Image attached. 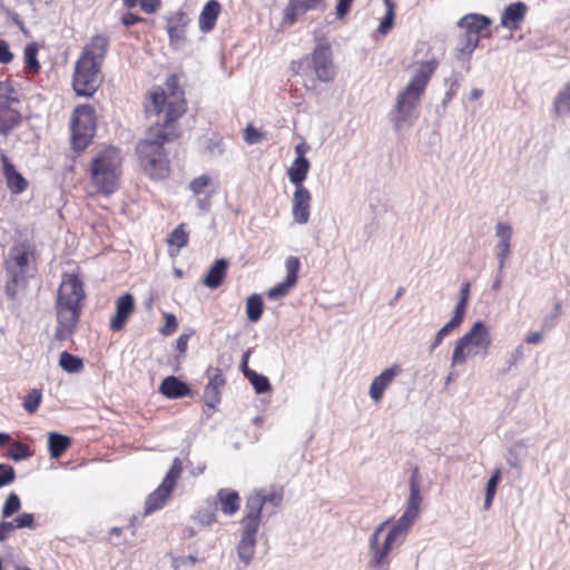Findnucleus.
<instances>
[{
    "mask_svg": "<svg viewBox=\"0 0 570 570\" xmlns=\"http://www.w3.org/2000/svg\"><path fill=\"white\" fill-rule=\"evenodd\" d=\"M185 90L178 73L169 75L163 86H155L145 97L144 110L148 117H156L144 138L135 147L138 170L151 181H163L171 174L166 144L180 136L178 121L187 112Z\"/></svg>",
    "mask_w": 570,
    "mask_h": 570,
    "instance_id": "nucleus-1",
    "label": "nucleus"
},
{
    "mask_svg": "<svg viewBox=\"0 0 570 570\" xmlns=\"http://www.w3.org/2000/svg\"><path fill=\"white\" fill-rule=\"evenodd\" d=\"M85 299L86 293L82 281L73 273H65L56 302L58 324L53 334L55 340L63 342L75 334Z\"/></svg>",
    "mask_w": 570,
    "mask_h": 570,
    "instance_id": "nucleus-2",
    "label": "nucleus"
},
{
    "mask_svg": "<svg viewBox=\"0 0 570 570\" xmlns=\"http://www.w3.org/2000/svg\"><path fill=\"white\" fill-rule=\"evenodd\" d=\"M421 504V495L420 488L417 482L415 481V474L411 478V491L410 498L407 501L406 510L403 515L397 520L395 524L391 527L389 530L383 544H379V535L384 530L387 521L382 522L374 531L371 540L370 547L372 552L371 563L375 568H380L383 564L389 563V554L392 549L396 546H400L405 538L409 529L413 524L414 520L417 518L420 512Z\"/></svg>",
    "mask_w": 570,
    "mask_h": 570,
    "instance_id": "nucleus-3",
    "label": "nucleus"
},
{
    "mask_svg": "<svg viewBox=\"0 0 570 570\" xmlns=\"http://www.w3.org/2000/svg\"><path fill=\"white\" fill-rule=\"evenodd\" d=\"M438 67L439 60L435 58L419 63L409 83L397 95L394 116L396 126L411 118Z\"/></svg>",
    "mask_w": 570,
    "mask_h": 570,
    "instance_id": "nucleus-4",
    "label": "nucleus"
},
{
    "mask_svg": "<svg viewBox=\"0 0 570 570\" xmlns=\"http://www.w3.org/2000/svg\"><path fill=\"white\" fill-rule=\"evenodd\" d=\"M121 163L120 150L116 147H107L92 158L88 173L97 194L108 196L117 190Z\"/></svg>",
    "mask_w": 570,
    "mask_h": 570,
    "instance_id": "nucleus-5",
    "label": "nucleus"
},
{
    "mask_svg": "<svg viewBox=\"0 0 570 570\" xmlns=\"http://www.w3.org/2000/svg\"><path fill=\"white\" fill-rule=\"evenodd\" d=\"M36 262V246L30 240L16 243L4 258V269L9 276L6 292L10 297L16 296V287L24 285L32 276Z\"/></svg>",
    "mask_w": 570,
    "mask_h": 570,
    "instance_id": "nucleus-6",
    "label": "nucleus"
},
{
    "mask_svg": "<svg viewBox=\"0 0 570 570\" xmlns=\"http://www.w3.org/2000/svg\"><path fill=\"white\" fill-rule=\"evenodd\" d=\"M96 132V114L89 105L77 106L71 120V144L75 150L83 151Z\"/></svg>",
    "mask_w": 570,
    "mask_h": 570,
    "instance_id": "nucleus-7",
    "label": "nucleus"
},
{
    "mask_svg": "<svg viewBox=\"0 0 570 570\" xmlns=\"http://www.w3.org/2000/svg\"><path fill=\"white\" fill-rule=\"evenodd\" d=\"M102 67L77 60L72 75V88L78 96L91 97L102 83Z\"/></svg>",
    "mask_w": 570,
    "mask_h": 570,
    "instance_id": "nucleus-8",
    "label": "nucleus"
},
{
    "mask_svg": "<svg viewBox=\"0 0 570 570\" xmlns=\"http://www.w3.org/2000/svg\"><path fill=\"white\" fill-rule=\"evenodd\" d=\"M16 88L10 80L0 81V132L7 135L21 122Z\"/></svg>",
    "mask_w": 570,
    "mask_h": 570,
    "instance_id": "nucleus-9",
    "label": "nucleus"
},
{
    "mask_svg": "<svg viewBox=\"0 0 570 570\" xmlns=\"http://www.w3.org/2000/svg\"><path fill=\"white\" fill-rule=\"evenodd\" d=\"M183 462L179 458L173 460L171 466L166 473L159 487L151 492L146 500V512H154L165 504L171 497L173 491L177 485V481L183 472Z\"/></svg>",
    "mask_w": 570,
    "mask_h": 570,
    "instance_id": "nucleus-10",
    "label": "nucleus"
},
{
    "mask_svg": "<svg viewBox=\"0 0 570 570\" xmlns=\"http://www.w3.org/2000/svg\"><path fill=\"white\" fill-rule=\"evenodd\" d=\"M491 20L482 14L468 13L462 17L458 26L465 30L462 51L472 52L479 45L480 38L489 36Z\"/></svg>",
    "mask_w": 570,
    "mask_h": 570,
    "instance_id": "nucleus-11",
    "label": "nucleus"
},
{
    "mask_svg": "<svg viewBox=\"0 0 570 570\" xmlns=\"http://www.w3.org/2000/svg\"><path fill=\"white\" fill-rule=\"evenodd\" d=\"M491 343L488 327L482 322H475L469 332L456 341V354L465 345H472L475 350L481 351L482 356H487Z\"/></svg>",
    "mask_w": 570,
    "mask_h": 570,
    "instance_id": "nucleus-12",
    "label": "nucleus"
},
{
    "mask_svg": "<svg viewBox=\"0 0 570 570\" xmlns=\"http://www.w3.org/2000/svg\"><path fill=\"white\" fill-rule=\"evenodd\" d=\"M109 47L110 39L107 35H95L83 46L77 60H82L88 63H97L98 66L102 67L105 58L109 51Z\"/></svg>",
    "mask_w": 570,
    "mask_h": 570,
    "instance_id": "nucleus-13",
    "label": "nucleus"
},
{
    "mask_svg": "<svg viewBox=\"0 0 570 570\" xmlns=\"http://www.w3.org/2000/svg\"><path fill=\"white\" fill-rule=\"evenodd\" d=\"M313 69L321 81L328 82L334 78L332 51L330 43H318L311 55Z\"/></svg>",
    "mask_w": 570,
    "mask_h": 570,
    "instance_id": "nucleus-14",
    "label": "nucleus"
},
{
    "mask_svg": "<svg viewBox=\"0 0 570 570\" xmlns=\"http://www.w3.org/2000/svg\"><path fill=\"white\" fill-rule=\"evenodd\" d=\"M285 267L287 273L285 281L275 285L268 291V297L272 299H277L279 297L286 296L297 283L298 272L301 268L299 258L296 256L287 257L285 262Z\"/></svg>",
    "mask_w": 570,
    "mask_h": 570,
    "instance_id": "nucleus-15",
    "label": "nucleus"
},
{
    "mask_svg": "<svg viewBox=\"0 0 570 570\" xmlns=\"http://www.w3.org/2000/svg\"><path fill=\"white\" fill-rule=\"evenodd\" d=\"M115 314L110 318L109 327L112 332H119L125 328L131 314L135 312V299L129 293L120 295L116 299Z\"/></svg>",
    "mask_w": 570,
    "mask_h": 570,
    "instance_id": "nucleus-16",
    "label": "nucleus"
},
{
    "mask_svg": "<svg viewBox=\"0 0 570 570\" xmlns=\"http://www.w3.org/2000/svg\"><path fill=\"white\" fill-rule=\"evenodd\" d=\"M312 195L306 187L295 188L292 199V214L297 224H306L311 215Z\"/></svg>",
    "mask_w": 570,
    "mask_h": 570,
    "instance_id": "nucleus-17",
    "label": "nucleus"
},
{
    "mask_svg": "<svg viewBox=\"0 0 570 570\" xmlns=\"http://www.w3.org/2000/svg\"><path fill=\"white\" fill-rule=\"evenodd\" d=\"M0 160L9 190L16 195L23 193L28 188L27 179L18 170H16L13 164L3 151H0Z\"/></svg>",
    "mask_w": 570,
    "mask_h": 570,
    "instance_id": "nucleus-18",
    "label": "nucleus"
},
{
    "mask_svg": "<svg viewBox=\"0 0 570 570\" xmlns=\"http://www.w3.org/2000/svg\"><path fill=\"white\" fill-rule=\"evenodd\" d=\"M189 189L195 196L206 195L204 199H199L198 205L200 209L208 210L210 207V197L215 193L213 178L206 174L195 177L189 183Z\"/></svg>",
    "mask_w": 570,
    "mask_h": 570,
    "instance_id": "nucleus-19",
    "label": "nucleus"
},
{
    "mask_svg": "<svg viewBox=\"0 0 570 570\" xmlns=\"http://www.w3.org/2000/svg\"><path fill=\"white\" fill-rule=\"evenodd\" d=\"M214 505L226 515H234L240 508V497L236 490L223 488L217 491Z\"/></svg>",
    "mask_w": 570,
    "mask_h": 570,
    "instance_id": "nucleus-20",
    "label": "nucleus"
},
{
    "mask_svg": "<svg viewBox=\"0 0 570 570\" xmlns=\"http://www.w3.org/2000/svg\"><path fill=\"white\" fill-rule=\"evenodd\" d=\"M159 392L167 399L176 400L190 395L191 390L187 383L180 381L174 375H170L161 381Z\"/></svg>",
    "mask_w": 570,
    "mask_h": 570,
    "instance_id": "nucleus-21",
    "label": "nucleus"
},
{
    "mask_svg": "<svg viewBox=\"0 0 570 570\" xmlns=\"http://www.w3.org/2000/svg\"><path fill=\"white\" fill-rule=\"evenodd\" d=\"M527 10V6L522 2L509 4L501 16V26L509 30H518L524 20Z\"/></svg>",
    "mask_w": 570,
    "mask_h": 570,
    "instance_id": "nucleus-22",
    "label": "nucleus"
},
{
    "mask_svg": "<svg viewBox=\"0 0 570 570\" xmlns=\"http://www.w3.org/2000/svg\"><path fill=\"white\" fill-rule=\"evenodd\" d=\"M208 384L205 387V397L210 401V404L217 403L220 400V389L226 384L223 371L218 367H209L207 370Z\"/></svg>",
    "mask_w": 570,
    "mask_h": 570,
    "instance_id": "nucleus-23",
    "label": "nucleus"
},
{
    "mask_svg": "<svg viewBox=\"0 0 570 570\" xmlns=\"http://www.w3.org/2000/svg\"><path fill=\"white\" fill-rule=\"evenodd\" d=\"M400 371V367L395 365L384 370L373 380L370 386V395L376 403L382 400L385 389Z\"/></svg>",
    "mask_w": 570,
    "mask_h": 570,
    "instance_id": "nucleus-24",
    "label": "nucleus"
},
{
    "mask_svg": "<svg viewBox=\"0 0 570 570\" xmlns=\"http://www.w3.org/2000/svg\"><path fill=\"white\" fill-rule=\"evenodd\" d=\"M220 10L222 6L217 0H209L205 3L198 20L203 32H209L215 28Z\"/></svg>",
    "mask_w": 570,
    "mask_h": 570,
    "instance_id": "nucleus-25",
    "label": "nucleus"
},
{
    "mask_svg": "<svg viewBox=\"0 0 570 570\" xmlns=\"http://www.w3.org/2000/svg\"><path fill=\"white\" fill-rule=\"evenodd\" d=\"M228 263L224 258L216 259L205 275L203 283L209 288L219 287L227 273Z\"/></svg>",
    "mask_w": 570,
    "mask_h": 570,
    "instance_id": "nucleus-26",
    "label": "nucleus"
},
{
    "mask_svg": "<svg viewBox=\"0 0 570 570\" xmlns=\"http://www.w3.org/2000/svg\"><path fill=\"white\" fill-rule=\"evenodd\" d=\"M495 235L500 239L497 245V250L500 265L503 266L505 259L510 254V240L512 237V228L508 224L499 223L495 227Z\"/></svg>",
    "mask_w": 570,
    "mask_h": 570,
    "instance_id": "nucleus-27",
    "label": "nucleus"
},
{
    "mask_svg": "<svg viewBox=\"0 0 570 570\" xmlns=\"http://www.w3.org/2000/svg\"><path fill=\"white\" fill-rule=\"evenodd\" d=\"M311 10L315 9L306 0H289L283 11V21L285 24L293 26L299 17Z\"/></svg>",
    "mask_w": 570,
    "mask_h": 570,
    "instance_id": "nucleus-28",
    "label": "nucleus"
},
{
    "mask_svg": "<svg viewBox=\"0 0 570 570\" xmlns=\"http://www.w3.org/2000/svg\"><path fill=\"white\" fill-rule=\"evenodd\" d=\"M309 161L306 157H296L287 170L288 178L295 188L305 187L303 181L306 179L309 170Z\"/></svg>",
    "mask_w": 570,
    "mask_h": 570,
    "instance_id": "nucleus-29",
    "label": "nucleus"
},
{
    "mask_svg": "<svg viewBox=\"0 0 570 570\" xmlns=\"http://www.w3.org/2000/svg\"><path fill=\"white\" fill-rule=\"evenodd\" d=\"M189 234L186 230V224L180 223L167 237V244L169 246V255L176 256L178 252L188 244Z\"/></svg>",
    "mask_w": 570,
    "mask_h": 570,
    "instance_id": "nucleus-30",
    "label": "nucleus"
},
{
    "mask_svg": "<svg viewBox=\"0 0 570 570\" xmlns=\"http://www.w3.org/2000/svg\"><path fill=\"white\" fill-rule=\"evenodd\" d=\"M187 19L185 13L178 12L168 20L167 32L171 41H178L185 36Z\"/></svg>",
    "mask_w": 570,
    "mask_h": 570,
    "instance_id": "nucleus-31",
    "label": "nucleus"
},
{
    "mask_svg": "<svg viewBox=\"0 0 570 570\" xmlns=\"http://www.w3.org/2000/svg\"><path fill=\"white\" fill-rule=\"evenodd\" d=\"M70 445V438L55 432L49 434V453L51 458H60Z\"/></svg>",
    "mask_w": 570,
    "mask_h": 570,
    "instance_id": "nucleus-32",
    "label": "nucleus"
},
{
    "mask_svg": "<svg viewBox=\"0 0 570 570\" xmlns=\"http://www.w3.org/2000/svg\"><path fill=\"white\" fill-rule=\"evenodd\" d=\"M59 365L68 373H80L83 370V361L67 351L61 352Z\"/></svg>",
    "mask_w": 570,
    "mask_h": 570,
    "instance_id": "nucleus-33",
    "label": "nucleus"
},
{
    "mask_svg": "<svg viewBox=\"0 0 570 570\" xmlns=\"http://www.w3.org/2000/svg\"><path fill=\"white\" fill-rule=\"evenodd\" d=\"M264 312V303L258 294H253L246 301V314L250 322H258Z\"/></svg>",
    "mask_w": 570,
    "mask_h": 570,
    "instance_id": "nucleus-34",
    "label": "nucleus"
},
{
    "mask_svg": "<svg viewBox=\"0 0 570 570\" xmlns=\"http://www.w3.org/2000/svg\"><path fill=\"white\" fill-rule=\"evenodd\" d=\"M255 547H256V538H247V537L240 538V541L237 546V553H238L239 559L242 561H244L245 564H249V562L254 558Z\"/></svg>",
    "mask_w": 570,
    "mask_h": 570,
    "instance_id": "nucleus-35",
    "label": "nucleus"
},
{
    "mask_svg": "<svg viewBox=\"0 0 570 570\" xmlns=\"http://www.w3.org/2000/svg\"><path fill=\"white\" fill-rule=\"evenodd\" d=\"M553 110L557 116L570 114V82L556 96Z\"/></svg>",
    "mask_w": 570,
    "mask_h": 570,
    "instance_id": "nucleus-36",
    "label": "nucleus"
},
{
    "mask_svg": "<svg viewBox=\"0 0 570 570\" xmlns=\"http://www.w3.org/2000/svg\"><path fill=\"white\" fill-rule=\"evenodd\" d=\"M245 377L250 382L256 393H267L272 390L269 380L255 371H245Z\"/></svg>",
    "mask_w": 570,
    "mask_h": 570,
    "instance_id": "nucleus-37",
    "label": "nucleus"
},
{
    "mask_svg": "<svg viewBox=\"0 0 570 570\" xmlns=\"http://www.w3.org/2000/svg\"><path fill=\"white\" fill-rule=\"evenodd\" d=\"M264 499L253 493L247 498L244 518L261 520Z\"/></svg>",
    "mask_w": 570,
    "mask_h": 570,
    "instance_id": "nucleus-38",
    "label": "nucleus"
},
{
    "mask_svg": "<svg viewBox=\"0 0 570 570\" xmlns=\"http://www.w3.org/2000/svg\"><path fill=\"white\" fill-rule=\"evenodd\" d=\"M194 520L203 527L212 525L217 521L216 507L214 504H208L205 508L198 509L194 515Z\"/></svg>",
    "mask_w": 570,
    "mask_h": 570,
    "instance_id": "nucleus-39",
    "label": "nucleus"
},
{
    "mask_svg": "<svg viewBox=\"0 0 570 570\" xmlns=\"http://www.w3.org/2000/svg\"><path fill=\"white\" fill-rule=\"evenodd\" d=\"M39 48L37 43L31 42L24 47V61H26V70L31 71L33 73H38L40 69V63L37 59Z\"/></svg>",
    "mask_w": 570,
    "mask_h": 570,
    "instance_id": "nucleus-40",
    "label": "nucleus"
},
{
    "mask_svg": "<svg viewBox=\"0 0 570 570\" xmlns=\"http://www.w3.org/2000/svg\"><path fill=\"white\" fill-rule=\"evenodd\" d=\"M501 480V470L497 469L493 471L492 475L490 476L487 489H485V499H484V509L489 510L492 507V502L494 499V495L497 493L498 484Z\"/></svg>",
    "mask_w": 570,
    "mask_h": 570,
    "instance_id": "nucleus-41",
    "label": "nucleus"
},
{
    "mask_svg": "<svg viewBox=\"0 0 570 570\" xmlns=\"http://www.w3.org/2000/svg\"><path fill=\"white\" fill-rule=\"evenodd\" d=\"M32 455L30 446L20 441H13L8 449V456L14 461H21Z\"/></svg>",
    "mask_w": 570,
    "mask_h": 570,
    "instance_id": "nucleus-42",
    "label": "nucleus"
},
{
    "mask_svg": "<svg viewBox=\"0 0 570 570\" xmlns=\"http://www.w3.org/2000/svg\"><path fill=\"white\" fill-rule=\"evenodd\" d=\"M478 354V350H475L472 345H465V347L461 348V353L456 354V345L454 346L452 357H451V366L454 367L456 365H462L466 362V360L471 356Z\"/></svg>",
    "mask_w": 570,
    "mask_h": 570,
    "instance_id": "nucleus-43",
    "label": "nucleus"
},
{
    "mask_svg": "<svg viewBox=\"0 0 570 570\" xmlns=\"http://www.w3.org/2000/svg\"><path fill=\"white\" fill-rule=\"evenodd\" d=\"M41 399L42 394L40 390L35 389L30 391L23 399V409L30 414L35 413L41 403Z\"/></svg>",
    "mask_w": 570,
    "mask_h": 570,
    "instance_id": "nucleus-44",
    "label": "nucleus"
},
{
    "mask_svg": "<svg viewBox=\"0 0 570 570\" xmlns=\"http://www.w3.org/2000/svg\"><path fill=\"white\" fill-rule=\"evenodd\" d=\"M243 137L246 144L255 145L266 139V132L259 130L252 124H248L244 129Z\"/></svg>",
    "mask_w": 570,
    "mask_h": 570,
    "instance_id": "nucleus-45",
    "label": "nucleus"
},
{
    "mask_svg": "<svg viewBox=\"0 0 570 570\" xmlns=\"http://www.w3.org/2000/svg\"><path fill=\"white\" fill-rule=\"evenodd\" d=\"M20 508H21L20 498L18 497V494L12 492L6 499V502L2 508V517L9 518V517L13 515L14 513H17L20 510Z\"/></svg>",
    "mask_w": 570,
    "mask_h": 570,
    "instance_id": "nucleus-46",
    "label": "nucleus"
},
{
    "mask_svg": "<svg viewBox=\"0 0 570 570\" xmlns=\"http://www.w3.org/2000/svg\"><path fill=\"white\" fill-rule=\"evenodd\" d=\"M386 7V13H385V17L383 18V20L381 21L380 23V32L381 33H387L392 27H393V22H394V17H395V13H394V10H395V3L390 0L389 4H385Z\"/></svg>",
    "mask_w": 570,
    "mask_h": 570,
    "instance_id": "nucleus-47",
    "label": "nucleus"
},
{
    "mask_svg": "<svg viewBox=\"0 0 570 570\" xmlns=\"http://www.w3.org/2000/svg\"><path fill=\"white\" fill-rule=\"evenodd\" d=\"M240 524H242V529H243L242 537L256 538V534L259 529L261 520L243 517L240 520Z\"/></svg>",
    "mask_w": 570,
    "mask_h": 570,
    "instance_id": "nucleus-48",
    "label": "nucleus"
},
{
    "mask_svg": "<svg viewBox=\"0 0 570 570\" xmlns=\"http://www.w3.org/2000/svg\"><path fill=\"white\" fill-rule=\"evenodd\" d=\"M253 494L264 499V505L269 503L273 507H279L283 501V494L279 491H271L267 493L265 490H257Z\"/></svg>",
    "mask_w": 570,
    "mask_h": 570,
    "instance_id": "nucleus-49",
    "label": "nucleus"
},
{
    "mask_svg": "<svg viewBox=\"0 0 570 570\" xmlns=\"http://www.w3.org/2000/svg\"><path fill=\"white\" fill-rule=\"evenodd\" d=\"M460 326V323L451 318L435 335L434 342L432 343V350L438 347L443 338L448 336L451 332H453L456 327Z\"/></svg>",
    "mask_w": 570,
    "mask_h": 570,
    "instance_id": "nucleus-50",
    "label": "nucleus"
},
{
    "mask_svg": "<svg viewBox=\"0 0 570 570\" xmlns=\"http://www.w3.org/2000/svg\"><path fill=\"white\" fill-rule=\"evenodd\" d=\"M164 320H165V323L159 328V333L164 336H169L177 331L178 322H177L176 316L173 313H165Z\"/></svg>",
    "mask_w": 570,
    "mask_h": 570,
    "instance_id": "nucleus-51",
    "label": "nucleus"
},
{
    "mask_svg": "<svg viewBox=\"0 0 570 570\" xmlns=\"http://www.w3.org/2000/svg\"><path fill=\"white\" fill-rule=\"evenodd\" d=\"M197 561L198 559L195 556L175 557L171 564L175 570H186V568L195 566Z\"/></svg>",
    "mask_w": 570,
    "mask_h": 570,
    "instance_id": "nucleus-52",
    "label": "nucleus"
},
{
    "mask_svg": "<svg viewBox=\"0 0 570 570\" xmlns=\"http://www.w3.org/2000/svg\"><path fill=\"white\" fill-rule=\"evenodd\" d=\"M16 479V472L11 465L0 463V488L10 484Z\"/></svg>",
    "mask_w": 570,
    "mask_h": 570,
    "instance_id": "nucleus-53",
    "label": "nucleus"
},
{
    "mask_svg": "<svg viewBox=\"0 0 570 570\" xmlns=\"http://www.w3.org/2000/svg\"><path fill=\"white\" fill-rule=\"evenodd\" d=\"M14 529L35 528V518L32 513H22L13 519Z\"/></svg>",
    "mask_w": 570,
    "mask_h": 570,
    "instance_id": "nucleus-54",
    "label": "nucleus"
},
{
    "mask_svg": "<svg viewBox=\"0 0 570 570\" xmlns=\"http://www.w3.org/2000/svg\"><path fill=\"white\" fill-rule=\"evenodd\" d=\"M354 0H336L335 14L338 20L345 19L348 14Z\"/></svg>",
    "mask_w": 570,
    "mask_h": 570,
    "instance_id": "nucleus-55",
    "label": "nucleus"
},
{
    "mask_svg": "<svg viewBox=\"0 0 570 570\" xmlns=\"http://www.w3.org/2000/svg\"><path fill=\"white\" fill-rule=\"evenodd\" d=\"M13 59V53L10 50L9 43L0 39V62L1 63H9Z\"/></svg>",
    "mask_w": 570,
    "mask_h": 570,
    "instance_id": "nucleus-56",
    "label": "nucleus"
},
{
    "mask_svg": "<svg viewBox=\"0 0 570 570\" xmlns=\"http://www.w3.org/2000/svg\"><path fill=\"white\" fill-rule=\"evenodd\" d=\"M140 8L146 13H154L160 8V0H139Z\"/></svg>",
    "mask_w": 570,
    "mask_h": 570,
    "instance_id": "nucleus-57",
    "label": "nucleus"
},
{
    "mask_svg": "<svg viewBox=\"0 0 570 570\" xmlns=\"http://www.w3.org/2000/svg\"><path fill=\"white\" fill-rule=\"evenodd\" d=\"M191 334L183 333L176 340V348L184 354L187 351L188 342Z\"/></svg>",
    "mask_w": 570,
    "mask_h": 570,
    "instance_id": "nucleus-58",
    "label": "nucleus"
},
{
    "mask_svg": "<svg viewBox=\"0 0 570 570\" xmlns=\"http://www.w3.org/2000/svg\"><path fill=\"white\" fill-rule=\"evenodd\" d=\"M466 306H468V304H465L464 301L458 302V304L455 306L454 314H453L452 318L460 324L462 323V321L464 318Z\"/></svg>",
    "mask_w": 570,
    "mask_h": 570,
    "instance_id": "nucleus-59",
    "label": "nucleus"
},
{
    "mask_svg": "<svg viewBox=\"0 0 570 570\" xmlns=\"http://www.w3.org/2000/svg\"><path fill=\"white\" fill-rule=\"evenodd\" d=\"M14 529L13 522L2 521L0 522V541L3 542L8 539L10 532Z\"/></svg>",
    "mask_w": 570,
    "mask_h": 570,
    "instance_id": "nucleus-60",
    "label": "nucleus"
},
{
    "mask_svg": "<svg viewBox=\"0 0 570 570\" xmlns=\"http://www.w3.org/2000/svg\"><path fill=\"white\" fill-rule=\"evenodd\" d=\"M141 21H144V18H141L132 12H127L121 18V22L127 27H130V26L141 22Z\"/></svg>",
    "mask_w": 570,
    "mask_h": 570,
    "instance_id": "nucleus-61",
    "label": "nucleus"
},
{
    "mask_svg": "<svg viewBox=\"0 0 570 570\" xmlns=\"http://www.w3.org/2000/svg\"><path fill=\"white\" fill-rule=\"evenodd\" d=\"M543 340V335L540 332H532L527 335L525 343L528 344H539Z\"/></svg>",
    "mask_w": 570,
    "mask_h": 570,
    "instance_id": "nucleus-62",
    "label": "nucleus"
},
{
    "mask_svg": "<svg viewBox=\"0 0 570 570\" xmlns=\"http://www.w3.org/2000/svg\"><path fill=\"white\" fill-rule=\"evenodd\" d=\"M470 295V283H464L460 291V299L459 302H463L468 304Z\"/></svg>",
    "mask_w": 570,
    "mask_h": 570,
    "instance_id": "nucleus-63",
    "label": "nucleus"
},
{
    "mask_svg": "<svg viewBox=\"0 0 570 570\" xmlns=\"http://www.w3.org/2000/svg\"><path fill=\"white\" fill-rule=\"evenodd\" d=\"M314 9H324L326 7V0H306Z\"/></svg>",
    "mask_w": 570,
    "mask_h": 570,
    "instance_id": "nucleus-64",
    "label": "nucleus"
}]
</instances>
